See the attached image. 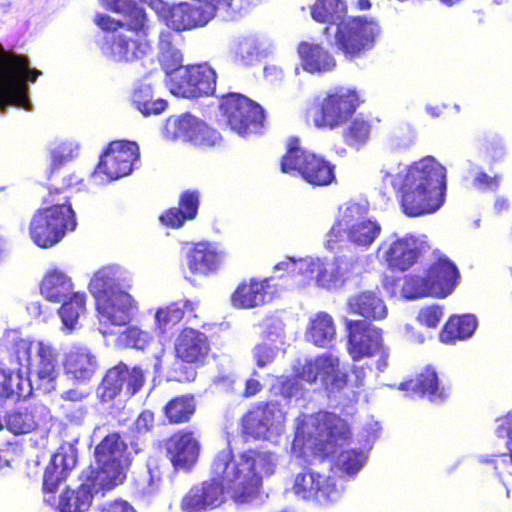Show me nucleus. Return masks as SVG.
<instances>
[{"instance_id": "obj_6", "label": "nucleus", "mask_w": 512, "mask_h": 512, "mask_svg": "<svg viewBox=\"0 0 512 512\" xmlns=\"http://www.w3.org/2000/svg\"><path fill=\"white\" fill-rule=\"evenodd\" d=\"M336 166L302 145L298 136H290L286 141L285 153L280 158V171L300 177L313 187L329 186L336 180Z\"/></svg>"}, {"instance_id": "obj_55", "label": "nucleus", "mask_w": 512, "mask_h": 512, "mask_svg": "<svg viewBox=\"0 0 512 512\" xmlns=\"http://www.w3.org/2000/svg\"><path fill=\"white\" fill-rule=\"evenodd\" d=\"M124 337L127 345L140 350H144L153 339L149 332L138 327H128L124 332Z\"/></svg>"}, {"instance_id": "obj_60", "label": "nucleus", "mask_w": 512, "mask_h": 512, "mask_svg": "<svg viewBox=\"0 0 512 512\" xmlns=\"http://www.w3.org/2000/svg\"><path fill=\"white\" fill-rule=\"evenodd\" d=\"M186 363L180 364L173 369V380L179 383H191L194 382L197 377V371L191 366L185 365Z\"/></svg>"}, {"instance_id": "obj_54", "label": "nucleus", "mask_w": 512, "mask_h": 512, "mask_svg": "<svg viewBox=\"0 0 512 512\" xmlns=\"http://www.w3.org/2000/svg\"><path fill=\"white\" fill-rule=\"evenodd\" d=\"M338 463L346 473L354 474L362 467L364 457L360 451L344 450L338 456Z\"/></svg>"}, {"instance_id": "obj_58", "label": "nucleus", "mask_w": 512, "mask_h": 512, "mask_svg": "<svg viewBox=\"0 0 512 512\" xmlns=\"http://www.w3.org/2000/svg\"><path fill=\"white\" fill-rule=\"evenodd\" d=\"M500 184V176H490L486 172L480 171L473 179V185L480 190H497Z\"/></svg>"}, {"instance_id": "obj_11", "label": "nucleus", "mask_w": 512, "mask_h": 512, "mask_svg": "<svg viewBox=\"0 0 512 512\" xmlns=\"http://www.w3.org/2000/svg\"><path fill=\"white\" fill-rule=\"evenodd\" d=\"M148 370L141 365L130 366L119 361L107 369L96 388V398L101 405H110L123 392L128 399L142 391L147 382Z\"/></svg>"}, {"instance_id": "obj_56", "label": "nucleus", "mask_w": 512, "mask_h": 512, "mask_svg": "<svg viewBox=\"0 0 512 512\" xmlns=\"http://www.w3.org/2000/svg\"><path fill=\"white\" fill-rule=\"evenodd\" d=\"M253 356L257 367L264 368L275 359V351L268 344H258L253 349Z\"/></svg>"}, {"instance_id": "obj_3", "label": "nucleus", "mask_w": 512, "mask_h": 512, "mask_svg": "<svg viewBox=\"0 0 512 512\" xmlns=\"http://www.w3.org/2000/svg\"><path fill=\"white\" fill-rule=\"evenodd\" d=\"M400 191V205L405 215L418 217L435 212L445 199V167L433 157L412 163L407 168Z\"/></svg>"}, {"instance_id": "obj_1", "label": "nucleus", "mask_w": 512, "mask_h": 512, "mask_svg": "<svg viewBox=\"0 0 512 512\" xmlns=\"http://www.w3.org/2000/svg\"><path fill=\"white\" fill-rule=\"evenodd\" d=\"M277 467L274 452L263 447L248 448L235 459L230 450L219 451L211 463V475L223 485L224 494L238 504L256 499L264 478L272 476Z\"/></svg>"}, {"instance_id": "obj_43", "label": "nucleus", "mask_w": 512, "mask_h": 512, "mask_svg": "<svg viewBox=\"0 0 512 512\" xmlns=\"http://www.w3.org/2000/svg\"><path fill=\"white\" fill-rule=\"evenodd\" d=\"M336 336L335 322L327 312H318L311 319L306 332L307 340L320 348H326Z\"/></svg>"}, {"instance_id": "obj_7", "label": "nucleus", "mask_w": 512, "mask_h": 512, "mask_svg": "<svg viewBox=\"0 0 512 512\" xmlns=\"http://www.w3.org/2000/svg\"><path fill=\"white\" fill-rule=\"evenodd\" d=\"M459 280L460 272L456 264L442 254L428 266L424 275H406L401 292L406 299L428 296L442 299L454 291Z\"/></svg>"}, {"instance_id": "obj_38", "label": "nucleus", "mask_w": 512, "mask_h": 512, "mask_svg": "<svg viewBox=\"0 0 512 512\" xmlns=\"http://www.w3.org/2000/svg\"><path fill=\"white\" fill-rule=\"evenodd\" d=\"M187 265L192 274H208L220 265L217 251L208 242H198L187 254Z\"/></svg>"}, {"instance_id": "obj_5", "label": "nucleus", "mask_w": 512, "mask_h": 512, "mask_svg": "<svg viewBox=\"0 0 512 512\" xmlns=\"http://www.w3.org/2000/svg\"><path fill=\"white\" fill-rule=\"evenodd\" d=\"M96 467L88 466V477L93 478L102 491H109L123 484L133 457L128 444L119 432H110L94 448Z\"/></svg>"}, {"instance_id": "obj_64", "label": "nucleus", "mask_w": 512, "mask_h": 512, "mask_svg": "<svg viewBox=\"0 0 512 512\" xmlns=\"http://www.w3.org/2000/svg\"><path fill=\"white\" fill-rule=\"evenodd\" d=\"M262 390V384L254 378H250L245 383L243 396L246 398L252 397Z\"/></svg>"}, {"instance_id": "obj_19", "label": "nucleus", "mask_w": 512, "mask_h": 512, "mask_svg": "<svg viewBox=\"0 0 512 512\" xmlns=\"http://www.w3.org/2000/svg\"><path fill=\"white\" fill-rule=\"evenodd\" d=\"M301 266L309 272L310 277L315 278L318 286L325 289H337L350 278L356 262L345 256L333 259H315L309 262H300Z\"/></svg>"}, {"instance_id": "obj_51", "label": "nucleus", "mask_w": 512, "mask_h": 512, "mask_svg": "<svg viewBox=\"0 0 512 512\" xmlns=\"http://www.w3.org/2000/svg\"><path fill=\"white\" fill-rule=\"evenodd\" d=\"M166 25L174 31L183 32L195 29L187 2L173 4L165 15Z\"/></svg>"}, {"instance_id": "obj_36", "label": "nucleus", "mask_w": 512, "mask_h": 512, "mask_svg": "<svg viewBox=\"0 0 512 512\" xmlns=\"http://www.w3.org/2000/svg\"><path fill=\"white\" fill-rule=\"evenodd\" d=\"M478 326L474 314L451 315L439 332V340L444 344H455L470 338Z\"/></svg>"}, {"instance_id": "obj_31", "label": "nucleus", "mask_w": 512, "mask_h": 512, "mask_svg": "<svg viewBox=\"0 0 512 512\" xmlns=\"http://www.w3.org/2000/svg\"><path fill=\"white\" fill-rule=\"evenodd\" d=\"M347 311L366 320L378 321L386 318L388 310L379 291L364 290L351 295L347 300Z\"/></svg>"}, {"instance_id": "obj_59", "label": "nucleus", "mask_w": 512, "mask_h": 512, "mask_svg": "<svg viewBox=\"0 0 512 512\" xmlns=\"http://www.w3.org/2000/svg\"><path fill=\"white\" fill-rule=\"evenodd\" d=\"M497 421L499 424L495 431L496 436L498 438H507L506 446L509 447L512 444V413L508 412Z\"/></svg>"}, {"instance_id": "obj_10", "label": "nucleus", "mask_w": 512, "mask_h": 512, "mask_svg": "<svg viewBox=\"0 0 512 512\" xmlns=\"http://www.w3.org/2000/svg\"><path fill=\"white\" fill-rule=\"evenodd\" d=\"M363 102L364 99L356 89L335 87L313 105L312 122L318 129H337L352 118Z\"/></svg>"}, {"instance_id": "obj_4", "label": "nucleus", "mask_w": 512, "mask_h": 512, "mask_svg": "<svg viewBox=\"0 0 512 512\" xmlns=\"http://www.w3.org/2000/svg\"><path fill=\"white\" fill-rule=\"evenodd\" d=\"M129 288L117 266L106 265L94 273L88 289L101 320L115 326H125L131 321L137 303L128 293Z\"/></svg>"}, {"instance_id": "obj_9", "label": "nucleus", "mask_w": 512, "mask_h": 512, "mask_svg": "<svg viewBox=\"0 0 512 512\" xmlns=\"http://www.w3.org/2000/svg\"><path fill=\"white\" fill-rule=\"evenodd\" d=\"M367 210L359 203H348L339 209V214L327 235L331 248L344 240L357 247H369L379 236L381 226L376 220L366 217Z\"/></svg>"}, {"instance_id": "obj_34", "label": "nucleus", "mask_w": 512, "mask_h": 512, "mask_svg": "<svg viewBox=\"0 0 512 512\" xmlns=\"http://www.w3.org/2000/svg\"><path fill=\"white\" fill-rule=\"evenodd\" d=\"M200 204L197 190L183 191L178 200V207H170L159 217L161 223L170 228H180L186 221L196 218Z\"/></svg>"}, {"instance_id": "obj_52", "label": "nucleus", "mask_w": 512, "mask_h": 512, "mask_svg": "<svg viewBox=\"0 0 512 512\" xmlns=\"http://www.w3.org/2000/svg\"><path fill=\"white\" fill-rule=\"evenodd\" d=\"M187 8L192 22H194L195 29L206 26L217 16L209 5L199 0H193L192 3L187 2Z\"/></svg>"}, {"instance_id": "obj_37", "label": "nucleus", "mask_w": 512, "mask_h": 512, "mask_svg": "<svg viewBox=\"0 0 512 512\" xmlns=\"http://www.w3.org/2000/svg\"><path fill=\"white\" fill-rule=\"evenodd\" d=\"M63 365L65 373L77 380L90 379L97 369L95 356L84 347L72 348L66 354Z\"/></svg>"}, {"instance_id": "obj_62", "label": "nucleus", "mask_w": 512, "mask_h": 512, "mask_svg": "<svg viewBox=\"0 0 512 512\" xmlns=\"http://www.w3.org/2000/svg\"><path fill=\"white\" fill-rule=\"evenodd\" d=\"M484 151L492 157L502 156L504 154V145L502 140L500 138L495 141L492 139H486L484 143Z\"/></svg>"}, {"instance_id": "obj_57", "label": "nucleus", "mask_w": 512, "mask_h": 512, "mask_svg": "<svg viewBox=\"0 0 512 512\" xmlns=\"http://www.w3.org/2000/svg\"><path fill=\"white\" fill-rule=\"evenodd\" d=\"M96 512H137V510L127 500L115 499L98 505Z\"/></svg>"}, {"instance_id": "obj_35", "label": "nucleus", "mask_w": 512, "mask_h": 512, "mask_svg": "<svg viewBox=\"0 0 512 512\" xmlns=\"http://www.w3.org/2000/svg\"><path fill=\"white\" fill-rule=\"evenodd\" d=\"M269 280L250 278L243 280L231 295L234 307L251 309L263 305L266 302Z\"/></svg>"}, {"instance_id": "obj_21", "label": "nucleus", "mask_w": 512, "mask_h": 512, "mask_svg": "<svg viewBox=\"0 0 512 512\" xmlns=\"http://www.w3.org/2000/svg\"><path fill=\"white\" fill-rule=\"evenodd\" d=\"M224 500L223 485L211 475L210 479L189 488L181 499L180 508L183 512H207L219 507Z\"/></svg>"}, {"instance_id": "obj_14", "label": "nucleus", "mask_w": 512, "mask_h": 512, "mask_svg": "<svg viewBox=\"0 0 512 512\" xmlns=\"http://www.w3.org/2000/svg\"><path fill=\"white\" fill-rule=\"evenodd\" d=\"M76 228V220H70L45 208L37 209L29 223V236L39 248L48 249L58 244L67 231Z\"/></svg>"}, {"instance_id": "obj_27", "label": "nucleus", "mask_w": 512, "mask_h": 512, "mask_svg": "<svg viewBox=\"0 0 512 512\" xmlns=\"http://www.w3.org/2000/svg\"><path fill=\"white\" fill-rule=\"evenodd\" d=\"M314 426L320 440L325 442L324 453L333 452V448L339 442H345L351 438V430L343 418L332 412H319L314 418Z\"/></svg>"}, {"instance_id": "obj_61", "label": "nucleus", "mask_w": 512, "mask_h": 512, "mask_svg": "<svg viewBox=\"0 0 512 512\" xmlns=\"http://www.w3.org/2000/svg\"><path fill=\"white\" fill-rule=\"evenodd\" d=\"M68 161V158L66 155L53 151L51 154V165H50V172H49V179L52 180L60 168H62Z\"/></svg>"}, {"instance_id": "obj_48", "label": "nucleus", "mask_w": 512, "mask_h": 512, "mask_svg": "<svg viewBox=\"0 0 512 512\" xmlns=\"http://www.w3.org/2000/svg\"><path fill=\"white\" fill-rule=\"evenodd\" d=\"M37 374L42 380H53L56 377L59 353L58 350L49 342H37Z\"/></svg>"}, {"instance_id": "obj_50", "label": "nucleus", "mask_w": 512, "mask_h": 512, "mask_svg": "<svg viewBox=\"0 0 512 512\" xmlns=\"http://www.w3.org/2000/svg\"><path fill=\"white\" fill-rule=\"evenodd\" d=\"M183 55L181 51L173 47L169 42L161 41L160 64L166 75V85L173 80V74L178 70L185 68L182 65Z\"/></svg>"}, {"instance_id": "obj_18", "label": "nucleus", "mask_w": 512, "mask_h": 512, "mask_svg": "<svg viewBox=\"0 0 512 512\" xmlns=\"http://www.w3.org/2000/svg\"><path fill=\"white\" fill-rule=\"evenodd\" d=\"M347 351L353 360L377 355L383 349L382 330L366 320H346Z\"/></svg>"}, {"instance_id": "obj_44", "label": "nucleus", "mask_w": 512, "mask_h": 512, "mask_svg": "<svg viewBox=\"0 0 512 512\" xmlns=\"http://www.w3.org/2000/svg\"><path fill=\"white\" fill-rule=\"evenodd\" d=\"M71 183L50 184L47 194L42 199L43 208L49 209L56 214L61 213L63 217L76 220L75 212L70 202Z\"/></svg>"}, {"instance_id": "obj_29", "label": "nucleus", "mask_w": 512, "mask_h": 512, "mask_svg": "<svg viewBox=\"0 0 512 512\" xmlns=\"http://www.w3.org/2000/svg\"><path fill=\"white\" fill-rule=\"evenodd\" d=\"M296 51L301 67L307 73H327L337 66L335 57L321 43L301 41Z\"/></svg>"}, {"instance_id": "obj_39", "label": "nucleus", "mask_w": 512, "mask_h": 512, "mask_svg": "<svg viewBox=\"0 0 512 512\" xmlns=\"http://www.w3.org/2000/svg\"><path fill=\"white\" fill-rule=\"evenodd\" d=\"M197 408L195 395L185 393L169 399L162 408L163 415L171 425L188 423L194 416Z\"/></svg>"}, {"instance_id": "obj_45", "label": "nucleus", "mask_w": 512, "mask_h": 512, "mask_svg": "<svg viewBox=\"0 0 512 512\" xmlns=\"http://www.w3.org/2000/svg\"><path fill=\"white\" fill-rule=\"evenodd\" d=\"M31 392L32 387L27 378L17 371L0 366V400L26 398Z\"/></svg>"}, {"instance_id": "obj_46", "label": "nucleus", "mask_w": 512, "mask_h": 512, "mask_svg": "<svg viewBox=\"0 0 512 512\" xmlns=\"http://www.w3.org/2000/svg\"><path fill=\"white\" fill-rule=\"evenodd\" d=\"M131 101L144 116L158 115L167 107L166 100L154 98L152 87L149 84L138 85L132 93Z\"/></svg>"}, {"instance_id": "obj_28", "label": "nucleus", "mask_w": 512, "mask_h": 512, "mask_svg": "<svg viewBox=\"0 0 512 512\" xmlns=\"http://www.w3.org/2000/svg\"><path fill=\"white\" fill-rule=\"evenodd\" d=\"M79 479L81 484L76 489L66 488L59 497L58 509L60 512H85L93 500L92 490H102L100 485L88 477V471L81 472Z\"/></svg>"}, {"instance_id": "obj_16", "label": "nucleus", "mask_w": 512, "mask_h": 512, "mask_svg": "<svg viewBox=\"0 0 512 512\" xmlns=\"http://www.w3.org/2000/svg\"><path fill=\"white\" fill-rule=\"evenodd\" d=\"M299 376L308 383L320 380L329 392H340L348 384V373L340 370L339 358L328 352L305 361Z\"/></svg>"}, {"instance_id": "obj_25", "label": "nucleus", "mask_w": 512, "mask_h": 512, "mask_svg": "<svg viewBox=\"0 0 512 512\" xmlns=\"http://www.w3.org/2000/svg\"><path fill=\"white\" fill-rule=\"evenodd\" d=\"M399 388L426 397L432 403H442L449 397V388L440 384L436 370L430 365L402 382Z\"/></svg>"}, {"instance_id": "obj_12", "label": "nucleus", "mask_w": 512, "mask_h": 512, "mask_svg": "<svg viewBox=\"0 0 512 512\" xmlns=\"http://www.w3.org/2000/svg\"><path fill=\"white\" fill-rule=\"evenodd\" d=\"M218 109L224 123L239 135L258 131L265 120L261 105L237 92L222 95Z\"/></svg>"}, {"instance_id": "obj_49", "label": "nucleus", "mask_w": 512, "mask_h": 512, "mask_svg": "<svg viewBox=\"0 0 512 512\" xmlns=\"http://www.w3.org/2000/svg\"><path fill=\"white\" fill-rule=\"evenodd\" d=\"M86 295L85 293L74 292L64 299L59 309V315L67 328H74L79 316L85 312Z\"/></svg>"}, {"instance_id": "obj_33", "label": "nucleus", "mask_w": 512, "mask_h": 512, "mask_svg": "<svg viewBox=\"0 0 512 512\" xmlns=\"http://www.w3.org/2000/svg\"><path fill=\"white\" fill-rule=\"evenodd\" d=\"M41 419L36 405L20 404L5 412L4 426L15 436L24 435L36 431Z\"/></svg>"}, {"instance_id": "obj_2", "label": "nucleus", "mask_w": 512, "mask_h": 512, "mask_svg": "<svg viewBox=\"0 0 512 512\" xmlns=\"http://www.w3.org/2000/svg\"><path fill=\"white\" fill-rule=\"evenodd\" d=\"M345 0H316L310 7L312 19L320 24H335L334 45L348 61L364 57L380 34L378 22L367 16H347Z\"/></svg>"}, {"instance_id": "obj_13", "label": "nucleus", "mask_w": 512, "mask_h": 512, "mask_svg": "<svg viewBox=\"0 0 512 512\" xmlns=\"http://www.w3.org/2000/svg\"><path fill=\"white\" fill-rule=\"evenodd\" d=\"M216 81V71L207 62H203L186 65L178 70L167 87L175 96L193 99L214 95Z\"/></svg>"}, {"instance_id": "obj_17", "label": "nucleus", "mask_w": 512, "mask_h": 512, "mask_svg": "<svg viewBox=\"0 0 512 512\" xmlns=\"http://www.w3.org/2000/svg\"><path fill=\"white\" fill-rule=\"evenodd\" d=\"M147 25L139 32L120 31L105 36L100 46L102 53L118 62H133L143 58L150 45L145 39Z\"/></svg>"}, {"instance_id": "obj_40", "label": "nucleus", "mask_w": 512, "mask_h": 512, "mask_svg": "<svg viewBox=\"0 0 512 512\" xmlns=\"http://www.w3.org/2000/svg\"><path fill=\"white\" fill-rule=\"evenodd\" d=\"M344 125L341 136L348 147L359 150L370 140L373 130L372 118L359 114L353 119L350 118Z\"/></svg>"}, {"instance_id": "obj_32", "label": "nucleus", "mask_w": 512, "mask_h": 512, "mask_svg": "<svg viewBox=\"0 0 512 512\" xmlns=\"http://www.w3.org/2000/svg\"><path fill=\"white\" fill-rule=\"evenodd\" d=\"M1 343L8 352L9 362L12 365L10 370L22 375L23 368H30L34 344L32 339L23 337L17 330H8L4 333Z\"/></svg>"}, {"instance_id": "obj_53", "label": "nucleus", "mask_w": 512, "mask_h": 512, "mask_svg": "<svg viewBox=\"0 0 512 512\" xmlns=\"http://www.w3.org/2000/svg\"><path fill=\"white\" fill-rule=\"evenodd\" d=\"M444 315L443 307L437 304L422 307L417 315L420 325L427 328H436Z\"/></svg>"}, {"instance_id": "obj_20", "label": "nucleus", "mask_w": 512, "mask_h": 512, "mask_svg": "<svg viewBox=\"0 0 512 512\" xmlns=\"http://www.w3.org/2000/svg\"><path fill=\"white\" fill-rule=\"evenodd\" d=\"M284 415L276 401L258 402L242 417V433L254 440L266 439L282 422Z\"/></svg>"}, {"instance_id": "obj_30", "label": "nucleus", "mask_w": 512, "mask_h": 512, "mask_svg": "<svg viewBox=\"0 0 512 512\" xmlns=\"http://www.w3.org/2000/svg\"><path fill=\"white\" fill-rule=\"evenodd\" d=\"M177 133L193 146L200 149L214 147L222 139L217 130L190 115H185L178 119Z\"/></svg>"}, {"instance_id": "obj_47", "label": "nucleus", "mask_w": 512, "mask_h": 512, "mask_svg": "<svg viewBox=\"0 0 512 512\" xmlns=\"http://www.w3.org/2000/svg\"><path fill=\"white\" fill-rule=\"evenodd\" d=\"M195 304L188 299H180L165 307L158 308L155 319L158 327L166 329L178 324L186 312H194Z\"/></svg>"}, {"instance_id": "obj_26", "label": "nucleus", "mask_w": 512, "mask_h": 512, "mask_svg": "<svg viewBox=\"0 0 512 512\" xmlns=\"http://www.w3.org/2000/svg\"><path fill=\"white\" fill-rule=\"evenodd\" d=\"M420 255L418 239L408 234L392 241L384 251L383 258L390 270L404 272L417 262Z\"/></svg>"}, {"instance_id": "obj_41", "label": "nucleus", "mask_w": 512, "mask_h": 512, "mask_svg": "<svg viewBox=\"0 0 512 512\" xmlns=\"http://www.w3.org/2000/svg\"><path fill=\"white\" fill-rule=\"evenodd\" d=\"M71 279L62 271L52 269L48 271L40 284V292L50 302L58 303L72 294Z\"/></svg>"}, {"instance_id": "obj_63", "label": "nucleus", "mask_w": 512, "mask_h": 512, "mask_svg": "<svg viewBox=\"0 0 512 512\" xmlns=\"http://www.w3.org/2000/svg\"><path fill=\"white\" fill-rule=\"evenodd\" d=\"M136 423L138 427L149 431L154 426V413L150 410H143L137 417Z\"/></svg>"}, {"instance_id": "obj_15", "label": "nucleus", "mask_w": 512, "mask_h": 512, "mask_svg": "<svg viewBox=\"0 0 512 512\" xmlns=\"http://www.w3.org/2000/svg\"><path fill=\"white\" fill-rule=\"evenodd\" d=\"M139 146L134 141L116 140L109 143L100 156L93 174L103 173L109 181L129 175L139 159Z\"/></svg>"}, {"instance_id": "obj_42", "label": "nucleus", "mask_w": 512, "mask_h": 512, "mask_svg": "<svg viewBox=\"0 0 512 512\" xmlns=\"http://www.w3.org/2000/svg\"><path fill=\"white\" fill-rule=\"evenodd\" d=\"M76 458L72 455H54L47 464L43 475V490L54 493L74 468Z\"/></svg>"}, {"instance_id": "obj_22", "label": "nucleus", "mask_w": 512, "mask_h": 512, "mask_svg": "<svg viewBox=\"0 0 512 512\" xmlns=\"http://www.w3.org/2000/svg\"><path fill=\"white\" fill-rule=\"evenodd\" d=\"M200 442L192 430L180 429L165 443L166 456L176 470L189 471L200 454Z\"/></svg>"}, {"instance_id": "obj_8", "label": "nucleus", "mask_w": 512, "mask_h": 512, "mask_svg": "<svg viewBox=\"0 0 512 512\" xmlns=\"http://www.w3.org/2000/svg\"><path fill=\"white\" fill-rule=\"evenodd\" d=\"M40 74L29 67L27 56L7 51L0 45V109L13 105L29 110L26 82H34Z\"/></svg>"}, {"instance_id": "obj_24", "label": "nucleus", "mask_w": 512, "mask_h": 512, "mask_svg": "<svg viewBox=\"0 0 512 512\" xmlns=\"http://www.w3.org/2000/svg\"><path fill=\"white\" fill-rule=\"evenodd\" d=\"M210 352L208 336L195 328H183L174 343L175 357L183 363L202 365Z\"/></svg>"}, {"instance_id": "obj_23", "label": "nucleus", "mask_w": 512, "mask_h": 512, "mask_svg": "<svg viewBox=\"0 0 512 512\" xmlns=\"http://www.w3.org/2000/svg\"><path fill=\"white\" fill-rule=\"evenodd\" d=\"M291 490L303 500H332L337 494L336 484L331 477L306 468L297 473Z\"/></svg>"}]
</instances>
